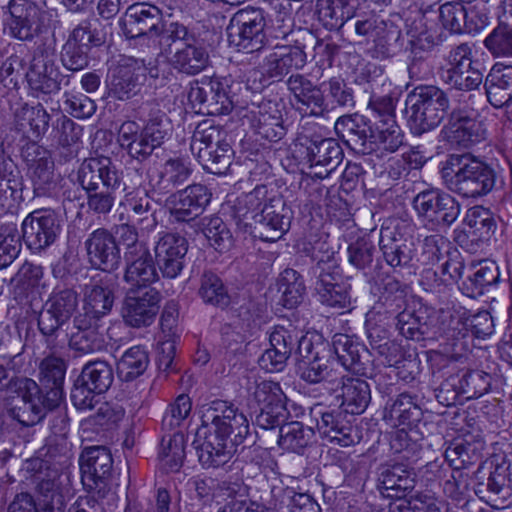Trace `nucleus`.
<instances>
[{"label":"nucleus","mask_w":512,"mask_h":512,"mask_svg":"<svg viewBox=\"0 0 512 512\" xmlns=\"http://www.w3.org/2000/svg\"><path fill=\"white\" fill-rule=\"evenodd\" d=\"M140 119L146 123L140 130L135 121H125L118 131V142L133 159L144 161L171 135L172 126L160 104L147 101L138 109Z\"/></svg>","instance_id":"f257e3e1"},{"label":"nucleus","mask_w":512,"mask_h":512,"mask_svg":"<svg viewBox=\"0 0 512 512\" xmlns=\"http://www.w3.org/2000/svg\"><path fill=\"white\" fill-rule=\"evenodd\" d=\"M164 39L172 53L169 63L178 73L195 76L209 66L208 48L194 28L183 23L169 24Z\"/></svg>","instance_id":"f03ea898"},{"label":"nucleus","mask_w":512,"mask_h":512,"mask_svg":"<svg viewBox=\"0 0 512 512\" xmlns=\"http://www.w3.org/2000/svg\"><path fill=\"white\" fill-rule=\"evenodd\" d=\"M443 178L451 191L474 198L493 189L496 174L489 165L469 155H451L443 169Z\"/></svg>","instance_id":"7ed1b4c3"},{"label":"nucleus","mask_w":512,"mask_h":512,"mask_svg":"<svg viewBox=\"0 0 512 512\" xmlns=\"http://www.w3.org/2000/svg\"><path fill=\"white\" fill-rule=\"evenodd\" d=\"M78 307V294L71 288L56 287L38 315V329L48 349L57 352L64 347L62 327L69 322Z\"/></svg>","instance_id":"20e7f679"},{"label":"nucleus","mask_w":512,"mask_h":512,"mask_svg":"<svg viewBox=\"0 0 512 512\" xmlns=\"http://www.w3.org/2000/svg\"><path fill=\"white\" fill-rule=\"evenodd\" d=\"M18 400L7 411L9 417L24 427H32L40 423L47 412L60 405V392L46 391L30 378L14 380Z\"/></svg>","instance_id":"39448f33"},{"label":"nucleus","mask_w":512,"mask_h":512,"mask_svg":"<svg viewBox=\"0 0 512 512\" xmlns=\"http://www.w3.org/2000/svg\"><path fill=\"white\" fill-rule=\"evenodd\" d=\"M406 105L411 132L422 135L440 125L449 108V99L440 88L424 86L408 95Z\"/></svg>","instance_id":"423d86ee"},{"label":"nucleus","mask_w":512,"mask_h":512,"mask_svg":"<svg viewBox=\"0 0 512 512\" xmlns=\"http://www.w3.org/2000/svg\"><path fill=\"white\" fill-rule=\"evenodd\" d=\"M225 136L219 126L203 122L196 127L191 139L192 154L206 171L215 175L224 174L231 164L232 149Z\"/></svg>","instance_id":"0eeeda50"},{"label":"nucleus","mask_w":512,"mask_h":512,"mask_svg":"<svg viewBox=\"0 0 512 512\" xmlns=\"http://www.w3.org/2000/svg\"><path fill=\"white\" fill-rule=\"evenodd\" d=\"M202 423L221 438L238 446L249 435V422L238 407L228 401L215 400L203 407Z\"/></svg>","instance_id":"6e6552de"},{"label":"nucleus","mask_w":512,"mask_h":512,"mask_svg":"<svg viewBox=\"0 0 512 512\" xmlns=\"http://www.w3.org/2000/svg\"><path fill=\"white\" fill-rule=\"evenodd\" d=\"M266 19L260 8L246 7L238 10L227 26L228 41L238 51H260L267 42Z\"/></svg>","instance_id":"1a4fd4ad"},{"label":"nucleus","mask_w":512,"mask_h":512,"mask_svg":"<svg viewBox=\"0 0 512 512\" xmlns=\"http://www.w3.org/2000/svg\"><path fill=\"white\" fill-rule=\"evenodd\" d=\"M26 470L33 472L39 494L37 512H65L68 477L46 461L35 458L26 462Z\"/></svg>","instance_id":"9d476101"},{"label":"nucleus","mask_w":512,"mask_h":512,"mask_svg":"<svg viewBox=\"0 0 512 512\" xmlns=\"http://www.w3.org/2000/svg\"><path fill=\"white\" fill-rule=\"evenodd\" d=\"M473 14L474 10H466L458 1L446 2L438 7L436 4L431 5L415 21L416 35L420 40L424 37L426 41L433 43L438 28L436 18L452 33L467 32L468 19Z\"/></svg>","instance_id":"9b49d317"},{"label":"nucleus","mask_w":512,"mask_h":512,"mask_svg":"<svg viewBox=\"0 0 512 512\" xmlns=\"http://www.w3.org/2000/svg\"><path fill=\"white\" fill-rule=\"evenodd\" d=\"M320 244L318 250L313 248L311 259L316 262L312 267L311 273L315 278L314 290L319 297L321 303L338 309H345L350 306L351 298L347 290L337 283L336 261L333 252H327L320 255L322 246Z\"/></svg>","instance_id":"f8f14e48"},{"label":"nucleus","mask_w":512,"mask_h":512,"mask_svg":"<svg viewBox=\"0 0 512 512\" xmlns=\"http://www.w3.org/2000/svg\"><path fill=\"white\" fill-rule=\"evenodd\" d=\"M7 25L10 35L20 41H31L46 30L48 11L32 0H9Z\"/></svg>","instance_id":"ddd939ff"},{"label":"nucleus","mask_w":512,"mask_h":512,"mask_svg":"<svg viewBox=\"0 0 512 512\" xmlns=\"http://www.w3.org/2000/svg\"><path fill=\"white\" fill-rule=\"evenodd\" d=\"M413 208L432 230L449 227L460 214V204L450 194L428 189L413 199Z\"/></svg>","instance_id":"4468645a"},{"label":"nucleus","mask_w":512,"mask_h":512,"mask_svg":"<svg viewBox=\"0 0 512 512\" xmlns=\"http://www.w3.org/2000/svg\"><path fill=\"white\" fill-rule=\"evenodd\" d=\"M446 60L447 67L441 69V79L445 84L460 91H472L481 85L483 74L476 67L472 48L467 43L452 48Z\"/></svg>","instance_id":"2eb2a0df"},{"label":"nucleus","mask_w":512,"mask_h":512,"mask_svg":"<svg viewBox=\"0 0 512 512\" xmlns=\"http://www.w3.org/2000/svg\"><path fill=\"white\" fill-rule=\"evenodd\" d=\"M112 466L113 458L108 448H86L80 457L81 479L86 489L104 498L110 489Z\"/></svg>","instance_id":"dca6fc26"},{"label":"nucleus","mask_w":512,"mask_h":512,"mask_svg":"<svg viewBox=\"0 0 512 512\" xmlns=\"http://www.w3.org/2000/svg\"><path fill=\"white\" fill-rule=\"evenodd\" d=\"M227 86L219 78L203 77L191 84L188 99L202 114H228L233 108V101L227 93Z\"/></svg>","instance_id":"f3484780"},{"label":"nucleus","mask_w":512,"mask_h":512,"mask_svg":"<svg viewBox=\"0 0 512 512\" xmlns=\"http://www.w3.org/2000/svg\"><path fill=\"white\" fill-rule=\"evenodd\" d=\"M104 40L92 27L90 20L81 21L69 34L61 52L63 66L70 71H80L88 66L91 47L100 46Z\"/></svg>","instance_id":"a211bd4d"},{"label":"nucleus","mask_w":512,"mask_h":512,"mask_svg":"<svg viewBox=\"0 0 512 512\" xmlns=\"http://www.w3.org/2000/svg\"><path fill=\"white\" fill-rule=\"evenodd\" d=\"M299 353L302 357L298 365L300 378L310 384L323 382L334 383L338 378L334 369L335 360L329 355V351L301 337Z\"/></svg>","instance_id":"6ab92c4d"},{"label":"nucleus","mask_w":512,"mask_h":512,"mask_svg":"<svg viewBox=\"0 0 512 512\" xmlns=\"http://www.w3.org/2000/svg\"><path fill=\"white\" fill-rule=\"evenodd\" d=\"M22 238L26 246L39 253L51 246L61 232L60 221L52 210H35L23 220Z\"/></svg>","instance_id":"aec40b11"},{"label":"nucleus","mask_w":512,"mask_h":512,"mask_svg":"<svg viewBox=\"0 0 512 512\" xmlns=\"http://www.w3.org/2000/svg\"><path fill=\"white\" fill-rule=\"evenodd\" d=\"M477 113L467 107L454 108L449 122L442 130L444 139L454 147L469 148L486 137V129Z\"/></svg>","instance_id":"412c9836"},{"label":"nucleus","mask_w":512,"mask_h":512,"mask_svg":"<svg viewBox=\"0 0 512 512\" xmlns=\"http://www.w3.org/2000/svg\"><path fill=\"white\" fill-rule=\"evenodd\" d=\"M188 240L177 232H161L154 244L155 264L162 276L168 279L178 277L185 267Z\"/></svg>","instance_id":"4be33fe9"},{"label":"nucleus","mask_w":512,"mask_h":512,"mask_svg":"<svg viewBox=\"0 0 512 512\" xmlns=\"http://www.w3.org/2000/svg\"><path fill=\"white\" fill-rule=\"evenodd\" d=\"M55 49L45 45H39L26 72L30 89L39 94H51L60 89L59 71L55 65Z\"/></svg>","instance_id":"5701e85b"},{"label":"nucleus","mask_w":512,"mask_h":512,"mask_svg":"<svg viewBox=\"0 0 512 512\" xmlns=\"http://www.w3.org/2000/svg\"><path fill=\"white\" fill-rule=\"evenodd\" d=\"M73 331L68 340L69 348L79 356L104 350L107 346L106 323L91 319L85 315H76L73 319Z\"/></svg>","instance_id":"b1692460"},{"label":"nucleus","mask_w":512,"mask_h":512,"mask_svg":"<svg viewBox=\"0 0 512 512\" xmlns=\"http://www.w3.org/2000/svg\"><path fill=\"white\" fill-rule=\"evenodd\" d=\"M212 194L203 184H192L169 196L170 216L175 222H190L199 217L211 201Z\"/></svg>","instance_id":"393cba45"},{"label":"nucleus","mask_w":512,"mask_h":512,"mask_svg":"<svg viewBox=\"0 0 512 512\" xmlns=\"http://www.w3.org/2000/svg\"><path fill=\"white\" fill-rule=\"evenodd\" d=\"M77 180L85 192L119 187L121 175L111 158L97 156L85 159L77 172Z\"/></svg>","instance_id":"a878e982"},{"label":"nucleus","mask_w":512,"mask_h":512,"mask_svg":"<svg viewBox=\"0 0 512 512\" xmlns=\"http://www.w3.org/2000/svg\"><path fill=\"white\" fill-rule=\"evenodd\" d=\"M174 23L179 22L163 21L159 10L154 6H134L128 9L123 20V30L128 38L158 36L160 44L165 46L167 42L164 39V32L169 24Z\"/></svg>","instance_id":"bb28decb"},{"label":"nucleus","mask_w":512,"mask_h":512,"mask_svg":"<svg viewBox=\"0 0 512 512\" xmlns=\"http://www.w3.org/2000/svg\"><path fill=\"white\" fill-rule=\"evenodd\" d=\"M116 276L105 274L85 285L83 291L82 312L78 315H85L91 319L104 321L110 313L114 304V287Z\"/></svg>","instance_id":"cd10ccee"},{"label":"nucleus","mask_w":512,"mask_h":512,"mask_svg":"<svg viewBox=\"0 0 512 512\" xmlns=\"http://www.w3.org/2000/svg\"><path fill=\"white\" fill-rule=\"evenodd\" d=\"M291 219L292 211L284 199L280 195L269 196L256 218L261 239L267 242L280 239L289 230Z\"/></svg>","instance_id":"c85d7f7f"},{"label":"nucleus","mask_w":512,"mask_h":512,"mask_svg":"<svg viewBox=\"0 0 512 512\" xmlns=\"http://www.w3.org/2000/svg\"><path fill=\"white\" fill-rule=\"evenodd\" d=\"M317 427L321 436L330 443L342 447L351 446L359 441L356 427L353 425L354 417L343 409H332L319 412Z\"/></svg>","instance_id":"c756f323"},{"label":"nucleus","mask_w":512,"mask_h":512,"mask_svg":"<svg viewBox=\"0 0 512 512\" xmlns=\"http://www.w3.org/2000/svg\"><path fill=\"white\" fill-rule=\"evenodd\" d=\"M92 266L102 271L116 270L121 263V253L114 235L104 228L93 231L85 241Z\"/></svg>","instance_id":"7c9ffc66"},{"label":"nucleus","mask_w":512,"mask_h":512,"mask_svg":"<svg viewBox=\"0 0 512 512\" xmlns=\"http://www.w3.org/2000/svg\"><path fill=\"white\" fill-rule=\"evenodd\" d=\"M161 294L156 288H149L141 295H127L122 316L125 323L134 328L150 326L159 312Z\"/></svg>","instance_id":"2f4dec72"},{"label":"nucleus","mask_w":512,"mask_h":512,"mask_svg":"<svg viewBox=\"0 0 512 512\" xmlns=\"http://www.w3.org/2000/svg\"><path fill=\"white\" fill-rule=\"evenodd\" d=\"M227 442L202 423L192 444L204 468H217L226 464L232 457L233 452Z\"/></svg>","instance_id":"473e14b6"},{"label":"nucleus","mask_w":512,"mask_h":512,"mask_svg":"<svg viewBox=\"0 0 512 512\" xmlns=\"http://www.w3.org/2000/svg\"><path fill=\"white\" fill-rule=\"evenodd\" d=\"M334 128L338 137L352 150L362 154L373 150L370 142L373 129L366 117L359 114L343 115L337 119Z\"/></svg>","instance_id":"72a5a7b5"},{"label":"nucleus","mask_w":512,"mask_h":512,"mask_svg":"<svg viewBox=\"0 0 512 512\" xmlns=\"http://www.w3.org/2000/svg\"><path fill=\"white\" fill-rule=\"evenodd\" d=\"M125 269L123 281L128 286L129 293L152 288L159 281L156 264L150 250L124 259Z\"/></svg>","instance_id":"f704fd0d"},{"label":"nucleus","mask_w":512,"mask_h":512,"mask_svg":"<svg viewBox=\"0 0 512 512\" xmlns=\"http://www.w3.org/2000/svg\"><path fill=\"white\" fill-rule=\"evenodd\" d=\"M144 67L136 59H127L115 66L108 75L110 93L119 100H126L136 94L140 80L144 76Z\"/></svg>","instance_id":"c9c22d12"},{"label":"nucleus","mask_w":512,"mask_h":512,"mask_svg":"<svg viewBox=\"0 0 512 512\" xmlns=\"http://www.w3.org/2000/svg\"><path fill=\"white\" fill-rule=\"evenodd\" d=\"M379 247L385 262L393 268L408 265L414 257L413 241L396 228H381Z\"/></svg>","instance_id":"e433bc0d"},{"label":"nucleus","mask_w":512,"mask_h":512,"mask_svg":"<svg viewBox=\"0 0 512 512\" xmlns=\"http://www.w3.org/2000/svg\"><path fill=\"white\" fill-rule=\"evenodd\" d=\"M287 86L293 95L296 108L312 116H323V90L301 74H292Z\"/></svg>","instance_id":"4c0bfd02"},{"label":"nucleus","mask_w":512,"mask_h":512,"mask_svg":"<svg viewBox=\"0 0 512 512\" xmlns=\"http://www.w3.org/2000/svg\"><path fill=\"white\" fill-rule=\"evenodd\" d=\"M265 504L282 512H321L317 501L307 493H297L293 488L282 484L273 485Z\"/></svg>","instance_id":"58836bf2"},{"label":"nucleus","mask_w":512,"mask_h":512,"mask_svg":"<svg viewBox=\"0 0 512 512\" xmlns=\"http://www.w3.org/2000/svg\"><path fill=\"white\" fill-rule=\"evenodd\" d=\"M379 471L377 488L384 497H398L415 486L414 471L402 463L383 464Z\"/></svg>","instance_id":"ea45409f"},{"label":"nucleus","mask_w":512,"mask_h":512,"mask_svg":"<svg viewBox=\"0 0 512 512\" xmlns=\"http://www.w3.org/2000/svg\"><path fill=\"white\" fill-rule=\"evenodd\" d=\"M25 159L32 171L31 179L35 194H47L55 185L54 162L48 152L36 144H31L27 147Z\"/></svg>","instance_id":"a19ab883"},{"label":"nucleus","mask_w":512,"mask_h":512,"mask_svg":"<svg viewBox=\"0 0 512 512\" xmlns=\"http://www.w3.org/2000/svg\"><path fill=\"white\" fill-rule=\"evenodd\" d=\"M300 141L306 148L311 167L326 166L329 167L327 171H331L342 161L343 151L335 139L312 135L302 136Z\"/></svg>","instance_id":"79ce46f5"},{"label":"nucleus","mask_w":512,"mask_h":512,"mask_svg":"<svg viewBox=\"0 0 512 512\" xmlns=\"http://www.w3.org/2000/svg\"><path fill=\"white\" fill-rule=\"evenodd\" d=\"M487 100L495 108L512 104V65L496 63L485 78Z\"/></svg>","instance_id":"37998d69"},{"label":"nucleus","mask_w":512,"mask_h":512,"mask_svg":"<svg viewBox=\"0 0 512 512\" xmlns=\"http://www.w3.org/2000/svg\"><path fill=\"white\" fill-rule=\"evenodd\" d=\"M251 113L252 127L261 138L277 142L286 134L282 113L271 101L261 103L257 110Z\"/></svg>","instance_id":"c03bdc74"},{"label":"nucleus","mask_w":512,"mask_h":512,"mask_svg":"<svg viewBox=\"0 0 512 512\" xmlns=\"http://www.w3.org/2000/svg\"><path fill=\"white\" fill-rule=\"evenodd\" d=\"M192 172L190 161L180 157L170 158L161 166L157 179L151 180L152 190L158 194H167L185 184Z\"/></svg>","instance_id":"a18cd8bd"},{"label":"nucleus","mask_w":512,"mask_h":512,"mask_svg":"<svg viewBox=\"0 0 512 512\" xmlns=\"http://www.w3.org/2000/svg\"><path fill=\"white\" fill-rule=\"evenodd\" d=\"M306 53L298 46L276 47L266 58L263 68L270 78H280L306 63Z\"/></svg>","instance_id":"49530a36"},{"label":"nucleus","mask_w":512,"mask_h":512,"mask_svg":"<svg viewBox=\"0 0 512 512\" xmlns=\"http://www.w3.org/2000/svg\"><path fill=\"white\" fill-rule=\"evenodd\" d=\"M22 184L21 172L14 161L5 154L0 143V208L2 211L11 209L20 196L18 192Z\"/></svg>","instance_id":"de8ad7c7"},{"label":"nucleus","mask_w":512,"mask_h":512,"mask_svg":"<svg viewBox=\"0 0 512 512\" xmlns=\"http://www.w3.org/2000/svg\"><path fill=\"white\" fill-rule=\"evenodd\" d=\"M268 198L269 190L265 185H257L252 191L240 195L232 207V216L237 224L244 227L256 224V218Z\"/></svg>","instance_id":"09e8293b"},{"label":"nucleus","mask_w":512,"mask_h":512,"mask_svg":"<svg viewBox=\"0 0 512 512\" xmlns=\"http://www.w3.org/2000/svg\"><path fill=\"white\" fill-rule=\"evenodd\" d=\"M125 203L132 212L130 221L138 226L141 231H152L158 222L156 211L147 190L136 189L125 195Z\"/></svg>","instance_id":"8fccbe9b"},{"label":"nucleus","mask_w":512,"mask_h":512,"mask_svg":"<svg viewBox=\"0 0 512 512\" xmlns=\"http://www.w3.org/2000/svg\"><path fill=\"white\" fill-rule=\"evenodd\" d=\"M341 406L346 413L353 416L362 414L371 400L369 384L360 378H347L342 382Z\"/></svg>","instance_id":"3c124183"},{"label":"nucleus","mask_w":512,"mask_h":512,"mask_svg":"<svg viewBox=\"0 0 512 512\" xmlns=\"http://www.w3.org/2000/svg\"><path fill=\"white\" fill-rule=\"evenodd\" d=\"M421 415V408L408 393L398 395L391 403H387L384 410V419L392 426L409 427L418 422Z\"/></svg>","instance_id":"603ef678"},{"label":"nucleus","mask_w":512,"mask_h":512,"mask_svg":"<svg viewBox=\"0 0 512 512\" xmlns=\"http://www.w3.org/2000/svg\"><path fill=\"white\" fill-rule=\"evenodd\" d=\"M323 116L337 108H352L355 105L353 89L339 77L323 82Z\"/></svg>","instance_id":"864d4df0"},{"label":"nucleus","mask_w":512,"mask_h":512,"mask_svg":"<svg viewBox=\"0 0 512 512\" xmlns=\"http://www.w3.org/2000/svg\"><path fill=\"white\" fill-rule=\"evenodd\" d=\"M333 351L336 356L335 361L353 372H359L363 369L362 354L366 352L363 345L354 341L346 334H336L332 341Z\"/></svg>","instance_id":"5fc2aeb1"},{"label":"nucleus","mask_w":512,"mask_h":512,"mask_svg":"<svg viewBox=\"0 0 512 512\" xmlns=\"http://www.w3.org/2000/svg\"><path fill=\"white\" fill-rule=\"evenodd\" d=\"M314 430L298 421L282 425L279 429L278 444L284 450L301 454L311 444Z\"/></svg>","instance_id":"6e6d98bb"},{"label":"nucleus","mask_w":512,"mask_h":512,"mask_svg":"<svg viewBox=\"0 0 512 512\" xmlns=\"http://www.w3.org/2000/svg\"><path fill=\"white\" fill-rule=\"evenodd\" d=\"M49 120V114L41 105L33 107L24 104L16 109L14 113L17 130L25 132L26 128H29L36 138L42 136L48 130Z\"/></svg>","instance_id":"4d7b16f0"},{"label":"nucleus","mask_w":512,"mask_h":512,"mask_svg":"<svg viewBox=\"0 0 512 512\" xmlns=\"http://www.w3.org/2000/svg\"><path fill=\"white\" fill-rule=\"evenodd\" d=\"M185 457L184 436L180 433H173L162 438L158 458L169 472H177Z\"/></svg>","instance_id":"13d9d810"},{"label":"nucleus","mask_w":512,"mask_h":512,"mask_svg":"<svg viewBox=\"0 0 512 512\" xmlns=\"http://www.w3.org/2000/svg\"><path fill=\"white\" fill-rule=\"evenodd\" d=\"M148 364L147 351L141 346H133L119 360L117 371L122 380L129 382L141 376L146 371Z\"/></svg>","instance_id":"bf43d9fd"},{"label":"nucleus","mask_w":512,"mask_h":512,"mask_svg":"<svg viewBox=\"0 0 512 512\" xmlns=\"http://www.w3.org/2000/svg\"><path fill=\"white\" fill-rule=\"evenodd\" d=\"M82 383H86L92 390L98 393L106 392L113 382V370L111 366L102 360L88 362L82 368L78 377Z\"/></svg>","instance_id":"052dcab7"},{"label":"nucleus","mask_w":512,"mask_h":512,"mask_svg":"<svg viewBox=\"0 0 512 512\" xmlns=\"http://www.w3.org/2000/svg\"><path fill=\"white\" fill-rule=\"evenodd\" d=\"M137 227L130 220L114 227V237L118 247H122L124 251V259L150 250L148 244L144 240L139 239Z\"/></svg>","instance_id":"680f3d73"},{"label":"nucleus","mask_w":512,"mask_h":512,"mask_svg":"<svg viewBox=\"0 0 512 512\" xmlns=\"http://www.w3.org/2000/svg\"><path fill=\"white\" fill-rule=\"evenodd\" d=\"M40 381L46 391L60 392V402L63 400V383L66 373V364L63 359L55 356L44 358L39 366Z\"/></svg>","instance_id":"e2e57ef3"},{"label":"nucleus","mask_w":512,"mask_h":512,"mask_svg":"<svg viewBox=\"0 0 512 512\" xmlns=\"http://www.w3.org/2000/svg\"><path fill=\"white\" fill-rule=\"evenodd\" d=\"M199 295L206 304L221 309L226 308L231 302V298L222 280L211 272L202 275Z\"/></svg>","instance_id":"0e129e2a"},{"label":"nucleus","mask_w":512,"mask_h":512,"mask_svg":"<svg viewBox=\"0 0 512 512\" xmlns=\"http://www.w3.org/2000/svg\"><path fill=\"white\" fill-rule=\"evenodd\" d=\"M279 290L282 292L283 306L291 309L302 302L306 288L296 270L285 269L281 274Z\"/></svg>","instance_id":"69168bd1"},{"label":"nucleus","mask_w":512,"mask_h":512,"mask_svg":"<svg viewBox=\"0 0 512 512\" xmlns=\"http://www.w3.org/2000/svg\"><path fill=\"white\" fill-rule=\"evenodd\" d=\"M21 241L15 223L0 224V269L8 267L18 256Z\"/></svg>","instance_id":"338daca9"},{"label":"nucleus","mask_w":512,"mask_h":512,"mask_svg":"<svg viewBox=\"0 0 512 512\" xmlns=\"http://www.w3.org/2000/svg\"><path fill=\"white\" fill-rule=\"evenodd\" d=\"M483 44L494 57L512 58V27L499 23L486 36Z\"/></svg>","instance_id":"774afa93"}]
</instances>
